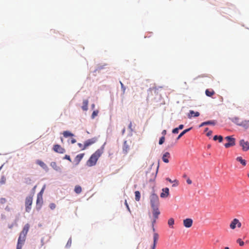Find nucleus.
Returning <instances> with one entry per match:
<instances>
[{
  "label": "nucleus",
  "mask_w": 249,
  "mask_h": 249,
  "mask_svg": "<svg viewBox=\"0 0 249 249\" xmlns=\"http://www.w3.org/2000/svg\"><path fill=\"white\" fill-rule=\"evenodd\" d=\"M104 152V147H101L97 149L91 156L87 161V165L88 166L91 167L95 165L98 159L101 157Z\"/></svg>",
  "instance_id": "f257e3e1"
},
{
  "label": "nucleus",
  "mask_w": 249,
  "mask_h": 249,
  "mask_svg": "<svg viewBox=\"0 0 249 249\" xmlns=\"http://www.w3.org/2000/svg\"><path fill=\"white\" fill-rule=\"evenodd\" d=\"M150 204L151 208H159V199L157 195L153 194L150 196Z\"/></svg>",
  "instance_id": "f03ea898"
},
{
  "label": "nucleus",
  "mask_w": 249,
  "mask_h": 249,
  "mask_svg": "<svg viewBox=\"0 0 249 249\" xmlns=\"http://www.w3.org/2000/svg\"><path fill=\"white\" fill-rule=\"evenodd\" d=\"M33 196H29L26 197L25 205V210L27 212H29L31 209V206L33 202Z\"/></svg>",
  "instance_id": "7ed1b4c3"
},
{
  "label": "nucleus",
  "mask_w": 249,
  "mask_h": 249,
  "mask_svg": "<svg viewBox=\"0 0 249 249\" xmlns=\"http://www.w3.org/2000/svg\"><path fill=\"white\" fill-rule=\"evenodd\" d=\"M154 225L155 224L153 225L152 223V230L154 232L153 234V243L149 249H155L159 237L158 233L155 232V229L154 228Z\"/></svg>",
  "instance_id": "20e7f679"
},
{
  "label": "nucleus",
  "mask_w": 249,
  "mask_h": 249,
  "mask_svg": "<svg viewBox=\"0 0 249 249\" xmlns=\"http://www.w3.org/2000/svg\"><path fill=\"white\" fill-rule=\"evenodd\" d=\"M152 215L153 218L152 219V223L155 224L157 220L159 218V216L160 213L159 208H152Z\"/></svg>",
  "instance_id": "39448f33"
},
{
  "label": "nucleus",
  "mask_w": 249,
  "mask_h": 249,
  "mask_svg": "<svg viewBox=\"0 0 249 249\" xmlns=\"http://www.w3.org/2000/svg\"><path fill=\"white\" fill-rule=\"evenodd\" d=\"M225 139L229 141L228 143L224 144L226 148H229L230 147L234 146L235 144V139L231 136H227L225 137Z\"/></svg>",
  "instance_id": "423d86ee"
},
{
  "label": "nucleus",
  "mask_w": 249,
  "mask_h": 249,
  "mask_svg": "<svg viewBox=\"0 0 249 249\" xmlns=\"http://www.w3.org/2000/svg\"><path fill=\"white\" fill-rule=\"evenodd\" d=\"M25 236L20 234L18 239L17 249H21L22 245L24 244L25 239Z\"/></svg>",
  "instance_id": "0eeeda50"
},
{
  "label": "nucleus",
  "mask_w": 249,
  "mask_h": 249,
  "mask_svg": "<svg viewBox=\"0 0 249 249\" xmlns=\"http://www.w3.org/2000/svg\"><path fill=\"white\" fill-rule=\"evenodd\" d=\"M53 150L56 153L63 154L65 153V149L59 144H54L53 146Z\"/></svg>",
  "instance_id": "6e6552de"
},
{
  "label": "nucleus",
  "mask_w": 249,
  "mask_h": 249,
  "mask_svg": "<svg viewBox=\"0 0 249 249\" xmlns=\"http://www.w3.org/2000/svg\"><path fill=\"white\" fill-rule=\"evenodd\" d=\"M236 225L238 228H240L241 227V223L238 219L234 218L231 223L230 228L231 229H234L236 228Z\"/></svg>",
  "instance_id": "1a4fd4ad"
},
{
  "label": "nucleus",
  "mask_w": 249,
  "mask_h": 249,
  "mask_svg": "<svg viewBox=\"0 0 249 249\" xmlns=\"http://www.w3.org/2000/svg\"><path fill=\"white\" fill-rule=\"evenodd\" d=\"M96 141V139L95 138H92L91 139H89L87 141H86L84 142V144L83 146V147H82V150H85L89 146L93 144Z\"/></svg>",
  "instance_id": "9d476101"
},
{
  "label": "nucleus",
  "mask_w": 249,
  "mask_h": 249,
  "mask_svg": "<svg viewBox=\"0 0 249 249\" xmlns=\"http://www.w3.org/2000/svg\"><path fill=\"white\" fill-rule=\"evenodd\" d=\"M240 145L242 147L244 151H247L249 149V142L247 141H245L244 140L240 141Z\"/></svg>",
  "instance_id": "9b49d317"
},
{
  "label": "nucleus",
  "mask_w": 249,
  "mask_h": 249,
  "mask_svg": "<svg viewBox=\"0 0 249 249\" xmlns=\"http://www.w3.org/2000/svg\"><path fill=\"white\" fill-rule=\"evenodd\" d=\"M43 203V196H41V195L40 196H37V199H36V208L38 210H39L41 209L42 205Z\"/></svg>",
  "instance_id": "f8f14e48"
},
{
  "label": "nucleus",
  "mask_w": 249,
  "mask_h": 249,
  "mask_svg": "<svg viewBox=\"0 0 249 249\" xmlns=\"http://www.w3.org/2000/svg\"><path fill=\"white\" fill-rule=\"evenodd\" d=\"M193 222L191 218H186L183 220V225L185 227L189 228L192 226Z\"/></svg>",
  "instance_id": "ddd939ff"
},
{
  "label": "nucleus",
  "mask_w": 249,
  "mask_h": 249,
  "mask_svg": "<svg viewBox=\"0 0 249 249\" xmlns=\"http://www.w3.org/2000/svg\"><path fill=\"white\" fill-rule=\"evenodd\" d=\"M130 149L129 145L127 144V141H125L123 145V152L124 155H126Z\"/></svg>",
  "instance_id": "4468645a"
},
{
  "label": "nucleus",
  "mask_w": 249,
  "mask_h": 249,
  "mask_svg": "<svg viewBox=\"0 0 249 249\" xmlns=\"http://www.w3.org/2000/svg\"><path fill=\"white\" fill-rule=\"evenodd\" d=\"M29 228L30 225L29 224L27 223L26 225H25L20 234L26 236V235L29 231Z\"/></svg>",
  "instance_id": "2eb2a0df"
},
{
  "label": "nucleus",
  "mask_w": 249,
  "mask_h": 249,
  "mask_svg": "<svg viewBox=\"0 0 249 249\" xmlns=\"http://www.w3.org/2000/svg\"><path fill=\"white\" fill-rule=\"evenodd\" d=\"M236 124L238 125L242 126L245 128H248L249 127V120L242 121L241 123L236 122Z\"/></svg>",
  "instance_id": "dca6fc26"
},
{
  "label": "nucleus",
  "mask_w": 249,
  "mask_h": 249,
  "mask_svg": "<svg viewBox=\"0 0 249 249\" xmlns=\"http://www.w3.org/2000/svg\"><path fill=\"white\" fill-rule=\"evenodd\" d=\"M84 155L85 154L84 153H82V154L77 155L75 157L74 161L75 162L76 165H78L80 161L82 160V159L84 157Z\"/></svg>",
  "instance_id": "f3484780"
},
{
  "label": "nucleus",
  "mask_w": 249,
  "mask_h": 249,
  "mask_svg": "<svg viewBox=\"0 0 249 249\" xmlns=\"http://www.w3.org/2000/svg\"><path fill=\"white\" fill-rule=\"evenodd\" d=\"M163 192L160 194V197L162 198L167 197L169 196V189L168 188H164L162 189Z\"/></svg>",
  "instance_id": "a211bd4d"
},
{
  "label": "nucleus",
  "mask_w": 249,
  "mask_h": 249,
  "mask_svg": "<svg viewBox=\"0 0 249 249\" xmlns=\"http://www.w3.org/2000/svg\"><path fill=\"white\" fill-rule=\"evenodd\" d=\"M36 163L37 164L41 166L43 169L46 170L48 169V166L43 161L38 160H36Z\"/></svg>",
  "instance_id": "6ab92c4d"
},
{
  "label": "nucleus",
  "mask_w": 249,
  "mask_h": 249,
  "mask_svg": "<svg viewBox=\"0 0 249 249\" xmlns=\"http://www.w3.org/2000/svg\"><path fill=\"white\" fill-rule=\"evenodd\" d=\"M88 104L89 101L87 99H84L83 101V106H82V109L84 111H87L88 109Z\"/></svg>",
  "instance_id": "aec40b11"
},
{
  "label": "nucleus",
  "mask_w": 249,
  "mask_h": 249,
  "mask_svg": "<svg viewBox=\"0 0 249 249\" xmlns=\"http://www.w3.org/2000/svg\"><path fill=\"white\" fill-rule=\"evenodd\" d=\"M170 157V153L169 152H167L163 155L162 158V160L165 163H168L169 162L168 158H169Z\"/></svg>",
  "instance_id": "412c9836"
},
{
  "label": "nucleus",
  "mask_w": 249,
  "mask_h": 249,
  "mask_svg": "<svg viewBox=\"0 0 249 249\" xmlns=\"http://www.w3.org/2000/svg\"><path fill=\"white\" fill-rule=\"evenodd\" d=\"M50 165L55 170H56L57 171H60L61 168L59 166H58L56 162H52L51 163V164H50Z\"/></svg>",
  "instance_id": "4be33fe9"
},
{
  "label": "nucleus",
  "mask_w": 249,
  "mask_h": 249,
  "mask_svg": "<svg viewBox=\"0 0 249 249\" xmlns=\"http://www.w3.org/2000/svg\"><path fill=\"white\" fill-rule=\"evenodd\" d=\"M236 160L239 162L243 166H245L247 164L246 160L243 159L241 157H237L236 158Z\"/></svg>",
  "instance_id": "5701e85b"
},
{
  "label": "nucleus",
  "mask_w": 249,
  "mask_h": 249,
  "mask_svg": "<svg viewBox=\"0 0 249 249\" xmlns=\"http://www.w3.org/2000/svg\"><path fill=\"white\" fill-rule=\"evenodd\" d=\"M215 124V121H208L206 122H204L202 123L200 125H199V127H202L204 125H208V124H212V125H214Z\"/></svg>",
  "instance_id": "b1692460"
},
{
  "label": "nucleus",
  "mask_w": 249,
  "mask_h": 249,
  "mask_svg": "<svg viewBox=\"0 0 249 249\" xmlns=\"http://www.w3.org/2000/svg\"><path fill=\"white\" fill-rule=\"evenodd\" d=\"M200 115L199 113L198 112H195L193 110H190L189 112V114L188 115L189 118H191L192 117H198Z\"/></svg>",
  "instance_id": "393cba45"
},
{
  "label": "nucleus",
  "mask_w": 249,
  "mask_h": 249,
  "mask_svg": "<svg viewBox=\"0 0 249 249\" xmlns=\"http://www.w3.org/2000/svg\"><path fill=\"white\" fill-rule=\"evenodd\" d=\"M215 92L213 89H207L205 90V94L207 96L212 97L213 95H214Z\"/></svg>",
  "instance_id": "a878e982"
},
{
  "label": "nucleus",
  "mask_w": 249,
  "mask_h": 249,
  "mask_svg": "<svg viewBox=\"0 0 249 249\" xmlns=\"http://www.w3.org/2000/svg\"><path fill=\"white\" fill-rule=\"evenodd\" d=\"M191 129V128H189L186 129L184 130L182 132L180 133V134L178 136L177 138V140H179L182 136H183L185 133L189 131Z\"/></svg>",
  "instance_id": "bb28decb"
},
{
  "label": "nucleus",
  "mask_w": 249,
  "mask_h": 249,
  "mask_svg": "<svg viewBox=\"0 0 249 249\" xmlns=\"http://www.w3.org/2000/svg\"><path fill=\"white\" fill-rule=\"evenodd\" d=\"M63 134L65 138L73 136V134L69 131H64Z\"/></svg>",
  "instance_id": "cd10ccee"
},
{
  "label": "nucleus",
  "mask_w": 249,
  "mask_h": 249,
  "mask_svg": "<svg viewBox=\"0 0 249 249\" xmlns=\"http://www.w3.org/2000/svg\"><path fill=\"white\" fill-rule=\"evenodd\" d=\"M135 200L137 201H139L141 198V194L139 191H136L135 192Z\"/></svg>",
  "instance_id": "c85d7f7f"
},
{
  "label": "nucleus",
  "mask_w": 249,
  "mask_h": 249,
  "mask_svg": "<svg viewBox=\"0 0 249 249\" xmlns=\"http://www.w3.org/2000/svg\"><path fill=\"white\" fill-rule=\"evenodd\" d=\"M74 192L78 194L81 193L82 192L81 187L79 185L76 186L74 188Z\"/></svg>",
  "instance_id": "c756f323"
},
{
  "label": "nucleus",
  "mask_w": 249,
  "mask_h": 249,
  "mask_svg": "<svg viewBox=\"0 0 249 249\" xmlns=\"http://www.w3.org/2000/svg\"><path fill=\"white\" fill-rule=\"evenodd\" d=\"M217 140H218L219 142H222V141H223V137L222 136H220V135H219V136L215 135L213 137V140L216 141Z\"/></svg>",
  "instance_id": "7c9ffc66"
},
{
  "label": "nucleus",
  "mask_w": 249,
  "mask_h": 249,
  "mask_svg": "<svg viewBox=\"0 0 249 249\" xmlns=\"http://www.w3.org/2000/svg\"><path fill=\"white\" fill-rule=\"evenodd\" d=\"M168 224L169 226H172L174 224V219L173 218H170L168 221Z\"/></svg>",
  "instance_id": "2f4dec72"
},
{
  "label": "nucleus",
  "mask_w": 249,
  "mask_h": 249,
  "mask_svg": "<svg viewBox=\"0 0 249 249\" xmlns=\"http://www.w3.org/2000/svg\"><path fill=\"white\" fill-rule=\"evenodd\" d=\"M98 113L99 111L98 110H94L91 115L92 119L95 118L98 115Z\"/></svg>",
  "instance_id": "473e14b6"
},
{
  "label": "nucleus",
  "mask_w": 249,
  "mask_h": 249,
  "mask_svg": "<svg viewBox=\"0 0 249 249\" xmlns=\"http://www.w3.org/2000/svg\"><path fill=\"white\" fill-rule=\"evenodd\" d=\"M164 141H165L164 136L161 137L159 140V144H160V145L164 143Z\"/></svg>",
  "instance_id": "72a5a7b5"
},
{
  "label": "nucleus",
  "mask_w": 249,
  "mask_h": 249,
  "mask_svg": "<svg viewBox=\"0 0 249 249\" xmlns=\"http://www.w3.org/2000/svg\"><path fill=\"white\" fill-rule=\"evenodd\" d=\"M71 242H72L71 238H70L68 240V241L67 242V245H66V247H70L71 246Z\"/></svg>",
  "instance_id": "f704fd0d"
},
{
  "label": "nucleus",
  "mask_w": 249,
  "mask_h": 249,
  "mask_svg": "<svg viewBox=\"0 0 249 249\" xmlns=\"http://www.w3.org/2000/svg\"><path fill=\"white\" fill-rule=\"evenodd\" d=\"M49 207L51 209L53 210L55 208L56 205L54 203H52L50 204Z\"/></svg>",
  "instance_id": "c9c22d12"
},
{
  "label": "nucleus",
  "mask_w": 249,
  "mask_h": 249,
  "mask_svg": "<svg viewBox=\"0 0 249 249\" xmlns=\"http://www.w3.org/2000/svg\"><path fill=\"white\" fill-rule=\"evenodd\" d=\"M173 182H174V184L172 185L173 187H176V186H178V185L179 184L178 181L177 179H175L173 181Z\"/></svg>",
  "instance_id": "e433bc0d"
},
{
  "label": "nucleus",
  "mask_w": 249,
  "mask_h": 249,
  "mask_svg": "<svg viewBox=\"0 0 249 249\" xmlns=\"http://www.w3.org/2000/svg\"><path fill=\"white\" fill-rule=\"evenodd\" d=\"M120 83L122 89V90L123 91V93H124L125 92V87L124 86V84H123V83L121 81H120Z\"/></svg>",
  "instance_id": "4c0bfd02"
},
{
  "label": "nucleus",
  "mask_w": 249,
  "mask_h": 249,
  "mask_svg": "<svg viewBox=\"0 0 249 249\" xmlns=\"http://www.w3.org/2000/svg\"><path fill=\"white\" fill-rule=\"evenodd\" d=\"M237 243H239V245L241 246H243L244 244V242L241 239H237Z\"/></svg>",
  "instance_id": "58836bf2"
},
{
  "label": "nucleus",
  "mask_w": 249,
  "mask_h": 249,
  "mask_svg": "<svg viewBox=\"0 0 249 249\" xmlns=\"http://www.w3.org/2000/svg\"><path fill=\"white\" fill-rule=\"evenodd\" d=\"M63 159L67 160H69L70 162H71V160L69 155H66Z\"/></svg>",
  "instance_id": "ea45409f"
},
{
  "label": "nucleus",
  "mask_w": 249,
  "mask_h": 249,
  "mask_svg": "<svg viewBox=\"0 0 249 249\" xmlns=\"http://www.w3.org/2000/svg\"><path fill=\"white\" fill-rule=\"evenodd\" d=\"M6 199L5 198H1L0 199V203L1 204H4V203H6Z\"/></svg>",
  "instance_id": "a19ab883"
},
{
  "label": "nucleus",
  "mask_w": 249,
  "mask_h": 249,
  "mask_svg": "<svg viewBox=\"0 0 249 249\" xmlns=\"http://www.w3.org/2000/svg\"><path fill=\"white\" fill-rule=\"evenodd\" d=\"M179 129L177 127L173 129L172 133L174 134H177L178 133Z\"/></svg>",
  "instance_id": "79ce46f5"
},
{
  "label": "nucleus",
  "mask_w": 249,
  "mask_h": 249,
  "mask_svg": "<svg viewBox=\"0 0 249 249\" xmlns=\"http://www.w3.org/2000/svg\"><path fill=\"white\" fill-rule=\"evenodd\" d=\"M43 192H44V189L42 188L41 189V190L40 191V192L39 193H38L37 196H40V195H41V196H43Z\"/></svg>",
  "instance_id": "37998d69"
},
{
  "label": "nucleus",
  "mask_w": 249,
  "mask_h": 249,
  "mask_svg": "<svg viewBox=\"0 0 249 249\" xmlns=\"http://www.w3.org/2000/svg\"><path fill=\"white\" fill-rule=\"evenodd\" d=\"M186 182L188 184H191L192 183V180L189 178H187Z\"/></svg>",
  "instance_id": "c03bdc74"
},
{
  "label": "nucleus",
  "mask_w": 249,
  "mask_h": 249,
  "mask_svg": "<svg viewBox=\"0 0 249 249\" xmlns=\"http://www.w3.org/2000/svg\"><path fill=\"white\" fill-rule=\"evenodd\" d=\"M234 122L236 124V122L241 123V122L240 121V119L238 118H234Z\"/></svg>",
  "instance_id": "a18cd8bd"
},
{
  "label": "nucleus",
  "mask_w": 249,
  "mask_h": 249,
  "mask_svg": "<svg viewBox=\"0 0 249 249\" xmlns=\"http://www.w3.org/2000/svg\"><path fill=\"white\" fill-rule=\"evenodd\" d=\"M132 123L130 122L129 125H128V128L129 129H130V130H131V131H133V129L132 128Z\"/></svg>",
  "instance_id": "49530a36"
},
{
  "label": "nucleus",
  "mask_w": 249,
  "mask_h": 249,
  "mask_svg": "<svg viewBox=\"0 0 249 249\" xmlns=\"http://www.w3.org/2000/svg\"><path fill=\"white\" fill-rule=\"evenodd\" d=\"M212 133H213L212 131L210 130V131H208V133H207V136H210L212 135Z\"/></svg>",
  "instance_id": "de8ad7c7"
},
{
  "label": "nucleus",
  "mask_w": 249,
  "mask_h": 249,
  "mask_svg": "<svg viewBox=\"0 0 249 249\" xmlns=\"http://www.w3.org/2000/svg\"><path fill=\"white\" fill-rule=\"evenodd\" d=\"M184 125L183 124H180L178 127H177L179 130H181L183 129Z\"/></svg>",
  "instance_id": "09e8293b"
},
{
  "label": "nucleus",
  "mask_w": 249,
  "mask_h": 249,
  "mask_svg": "<svg viewBox=\"0 0 249 249\" xmlns=\"http://www.w3.org/2000/svg\"><path fill=\"white\" fill-rule=\"evenodd\" d=\"M125 205L126 207H127V209L129 211V206L127 204L126 200H125Z\"/></svg>",
  "instance_id": "8fccbe9b"
},
{
  "label": "nucleus",
  "mask_w": 249,
  "mask_h": 249,
  "mask_svg": "<svg viewBox=\"0 0 249 249\" xmlns=\"http://www.w3.org/2000/svg\"><path fill=\"white\" fill-rule=\"evenodd\" d=\"M78 146H79V147L80 148H81V149L82 150V147H83L84 145H83V144H82V143H78Z\"/></svg>",
  "instance_id": "3c124183"
},
{
  "label": "nucleus",
  "mask_w": 249,
  "mask_h": 249,
  "mask_svg": "<svg viewBox=\"0 0 249 249\" xmlns=\"http://www.w3.org/2000/svg\"><path fill=\"white\" fill-rule=\"evenodd\" d=\"M76 142V140L75 139H72L71 140V143H72V144L75 143Z\"/></svg>",
  "instance_id": "603ef678"
},
{
  "label": "nucleus",
  "mask_w": 249,
  "mask_h": 249,
  "mask_svg": "<svg viewBox=\"0 0 249 249\" xmlns=\"http://www.w3.org/2000/svg\"><path fill=\"white\" fill-rule=\"evenodd\" d=\"M166 180L168 181L169 182H170V183H173V181L170 178H166Z\"/></svg>",
  "instance_id": "864d4df0"
},
{
  "label": "nucleus",
  "mask_w": 249,
  "mask_h": 249,
  "mask_svg": "<svg viewBox=\"0 0 249 249\" xmlns=\"http://www.w3.org/2000/svg\"><path fill=\"white\" fill-rule=\"evenodd\" d=\"M166 134V130H163L162 132V134L163 135V136L164 135H165Z\"/></svg>",
  "instance_id": "5fc2aeb1"
},
{
  "label": "nucleus",
  "mask_w": 249,
  "mask_h": 249,
  "mask_svg": "<svg viewBox=\"0 0 249 249\" xmlns=\"http://www.w3.org/2000/svg\"><path fill=\"white\" fill-rule=\"evenodd\" d=\"M26 179V183H27V181H29V182H30L31 181V179L30 178H27Z\"/></svg>",
  "instance_id": "6e6d98bb"
},
{
  "label": "nucleus",
  "mask_w": 249,
  "mask_h": 249,
  "mask_svg": "<svg viewBox=\"0 0 249 249\" xmlns=\"http://www.w3.org/2000/svg\"><path fill=\"white\" fill-rule=\"evenodd\" d=\"M95 105L94 104H92L91 106V107L92 108V109H94L95 108Z\"/></svg>",
  "instance_id": "4d7b16f0"
},
{
  "label": "nucleus",
  "mask_w": 249,
  "mask_h": 249,
  "mask_svg": "<svg viewBox=\"0 0 249 249\" xmlns=\"http://www.w3.org/2000/svg\"><path fill=\"white\" fill-rule=\"evenodd\" d=\"M183 178H188L187 176V175L186 174H184L183 175Z\"/></svg>",
  "instance_id": "13d9d810"
},
{
  "label": "nucleus",
  "mask_w": 249,
  "mask_h": 249,
  "mask_svg": "<svg viewBox=\"0 0 249 249\" xmlns=\"http://www.w3.org/2000/svg\"><path fill=\"white\" fill-rule=\"evenodd\" d=\"M124 132H125V129L124 128V129L122 130V133H123V134H124Z\"/></svg>",
  "instance_id": "bf43d9fd"
},
{
  "label": "nucleus",
  "mask_w": 249,
  "mask_h": 249,
  "mask_svg": "<svg viewBox=\"0 0 249 249\" xmlns=\"http://www.w3.org/2000/svg\"><path fill=\"white\" fill-rule=\"evenodd\" d=\"M208 130V127L206 128L205 129V131H207Z\"/></svg>",
  "instance_id": "052dcab7"
},
{
  "label": "nucleus",
  "mask_w": 249,
  "mask_h": 249,
  "mask_svg": "<svg viewBox=\"0 0 249 249\" xmlns=\"http://www.w3.org/2000/svg\"><path fill=\"white\" fill-rule=\"evenodd\" d=\"M224 249H229V247H225Z\"/></svg>",
  "instance_id": "680f3d73"
},
{
  "label": "nucleus",
  "mask_w": 249,
  "mask_h": 249,
  "mask_svg": "<svg viewBox=\"0 0 249 249\" xmlns=\"http://www.w3.org/2000/svg\"><path fill=\"white\" fill-rule=\"evenodd\" d=\"M36 186H35L34 188V189H36Z\"/></svg>",
  "instance_id": "e2e57ef3"
},
{
  "label": "nucleus",
  "mask_w": 249,
  "mask_h": 249,
  "mask_svg": "<svg viewBox=\"0 0 249 249\" xmlns=\"http://www.w3.org/2000/svg\"><path fill=\"white\" fill-rule=\"evenodd\" d=\"M30 183L29 181H27V183Z\"/></svg>",
  "instance_id": "0e129e2a"
},
{
  "label": "nucleus",
  "mask_w": 249,
  "mask_h": 249,
  "mask_svg": "<svg viewBox=\"0 0 249 249\" xmlns=\"http://www.w3.org/2000/svg\"><path fill=\"white\" fill-rule=\"evenodd\" d=\"M248 177H249V173L248 174Z\"/></svg>",
  "instance_id": "69168bd1"
}]
</instances>
